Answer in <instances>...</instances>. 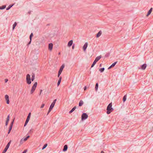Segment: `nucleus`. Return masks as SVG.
<instances>
[{"mask_svg":"<svg viewBox=\"0 0 153 153\" xmlns=\"http://www.w3.org/2000/svg\"><path fill=\"white\" fill-rule=\"evenodd\" d=\"M4 98L7 104H9L10 103V100L8 95L7 94L5 95L4 96Z\"/></svg>","mask_w":153,"mask_h":153,"instance_id":"1a4fd4ad","label":"nucleus"},{"mask_svg":"<svg viewBox=\"0 0 153 153\" xmlns=\"http://www.w3.org/2000/svg\"><path fill=\"white\" fill-rule=\"evenodd\" d=\"M96 62L95 61H94L93 62L91 66V68H92L93 67H94V66L95 65V64H96V62Z\"/></svg>","mask_w":153,"mask_h":153,"instance_id":"7c9ffc66","label":"nucleus"},{"mask_svg":"<svg viewBox=\"0 0 153 153\" xmlns=\"http://www.w3.org/2000/svg\"><path fill=\"white\" fill-rule=\"evenodd\" d=\"M53 44L52 43H51L49 44L48 45V49L50 51H52L53 48Z\"/></svg>","mask_w":153,"mask_h":153,"instance_id":"f8f14e48","label":"nucleus"},{"mask_svg":"<svg viewBox=\"0 0 153 153\" xmlns=\"http://www.w3.org/2000/svg\"><path fill=\"white\" fill-rule=\"evenodd\" d=\"M83 104V102L82 100H80L79 103V106H81Z\"/></svg>","mask_w":153,"mask_h":153,"instance_id":"aec40b11","label":"nucleus"},{"mask_svg":"<svg viewBox=\"0 0 153 153\" xmlns=\"http://www.w3.org/2000/svg\"><path fill=\"white\" fill-rule=\"evenodd\" d=\"M37 85V82H36L32 86L30 91L31 94H32L36 89Z\"/></svg>","mask_w":153,"mask_h":153,"instance_id":"f03ea898","label":"nucleus"},{"mask_svg":"<svg viewBox=\"0 0 153 153\" xmlns=\"http://www.w3.org/2000/svg\"><path fill=\"white\" fill-rule=\"evenodd\" d=\"M98 85L97 83H96L95 87V90L96 91H97L98 89Z\"/></svg>","mask_w":153,"mask_h":153,"instance_id":"cd10ccee","label":"nucleus"},{"mask_svg":"<svg viewBox=\"0 0 153 153\" xmlns=\"http://www.w3.org/2000/svg\"><path fill=\"white\" fill-rule=\"evenodd\" d=\"M88 44L87 42H85L83 47V49L85 51L88 47Z\"/></svg>","mask_w":153,"mask_h":153,"instance_id":"9b49d317","label":"nucleus"},{"mask_svg":"<svg viewBox=\"0 0 153 153\" xmlns=\"http://www.w3.org/2000/svg\"><path fill=\"white\" fill-rule=\"evenodd\" d=\"M126 99V95H125L123 98V101L124 102H125Z\"/></svg>","mask_w":153,"mask_h":153,"instance_id":"2f4dec72","label":"nucleus"},{"mask_svg":"<svg viewBox=\"0 0 153 153\" xmlns=\"http://www.w3.org/2000/svg\"><path fill=\"white\" fill-rule=\"evenodd\" d=\"M65 65L64 64L62 65L61 67L60 68V69L58 73V77H59L60 75L62 73V71L64 68Z\"/></svg>","mask_w":153,"mask_h":153,"instance_id":"39448f33","label":"nucleus"},{"mask_svg":"<svg viewBox=\"0 0 153 153\" xmlns=\"http://www.w3.org/2000/svg\"><path fill=\"white\" fill-rule=\"evenodd\" d=\"M11 140H10V141L8 143H9V144L10 145V143H11Z\"/></svg>","mask_w":153,"mask_h":153,"instance_id":"de8ad7c7","label":"nucleus"},{"mask_svg":"<svg viewBox=\"0 0 153 153\" xmlns=\"http://www.w3.org/2000/svg\"><path fill=\"white\" fill-rule=\"evenodd\" d=\"M10 146V145L9 144V143H7V145L6 147L7 148H8Z\"/></svg>","mask_w":153,"mask_h":153,"instance_id":"ea45409f","label":"nucleus"},{"mask_svg":"<svg viewBox=\"0 0 153 153\" xmlns=\"http://www.w3.org/2000/svg\"><path fill=\"white\" fill-rule=\"evenodd\" d=\"M13 122H14V120L13 121V122L11 123L10 124V126H11L12 127L13 126Z\"/></svg>","mask_w":153,"mask_h":153,"instance_id":"a19ab883","label":"nucleus"},{"mask_svg":"<svg viewBox=\"0 0 153 153\" xmlns=\"http://www.w3.org/2000/svg\"><path fill=\"white\" fill-rule=\"evenodd\" d=\"M8 81V80L7 79H4V81H5V82H7Z\"/></svg>","mask_w":153,"mask_h":153,"instance_id":"79ce46f5","label":"nucleus"},{"mask_svg":"<svg viewBox=\"0 0 153 153\" xmlns=\"http://www.w3.org/2000/svg\"><path fill=\"white\" fill-rule=\"evenodd\" d=\"M104 70H105V68H100V69H99V71L101 72H102L104 71Z\"/></svg>","mask_w":153,"mask_h":153,"instance_id":"c756f323","label":"nucleus"},{"mask_svg":"<svg viewBox=\"0 0 153 153\" xmlns=\"http://www.w3.org/2000/svg\"><path fill=\"white\" fill-rule=\"evenodd\" d=\"M14 5V4H13L12 5H10L7 8L6 10H8L10 9L13 5Z\"/></svg>","mask_w":153,"mask_h":153,"instance_id":"393cba45","label":"nucleus"},{"mask_svg":"<svg viewBox=\"0 0 153 153\" xmlns=\"http://www.w3.org/2000/svg\"><path fill=\"white\" fill-rule=\"evenodd\" d=\"M8 148H7L6 147H5V149H4V150L2 152V153H5L7 151V150L8 149Z\"/></svg>","mask_w":153,"mask_h":153,"instance_id":"bb28decb","label":"nucleus"},{"mask_svg":"<svg viewBox=\"0 0 153 153\" xmlns=\"http://www.w3.org/2000/svg\"><path fill=\"white\" fill-rule=\"evenodd\" d=\"M65 65L64 64L62 65L61 67L60 68V69L58 73V77H59L60 75L62 73V71L64 68Z\"/></svg>","mask_w":153,"mask_h":153,"instance_id":"423d86ee","label":"nucleus"},{"mask_svg":"<svg viewBox=\"0 0 153 153\" xmlns=\"http://www.w3.org/2000/svg\"><path fill=\"white\" fill-rule=\"evenodd\" d=\"M76 107H74L70 111L69 113H72L73 111H74L75 109L76 108Z\"/></svg>","mask_w":153,"mask_h":153,"instance_id":"b1692460","label":"nucleus"},{"mask_svg":"<svg viewBox=\"0 0 153 153\" xmlns=\"http://www.w3.org/2000/svg\"><path fill=\"white\" fill-rule=\"evenodd\" d=\"M55 105V104L53 103H52L51 104V105L49 108V110H48V114L52 110V109H53V108L54 106Z\"/></svg>","mask_w":153,"mask_h":153,"instance_id":"9d476101","label":"nucleus"},{"mask_svg":"<svg viewBox=\"0 0 153 153\" xmlns=\"http://www.w3.org/2000/svg\"><path fill=\"white\" fill-rule=\"evenodd\" d=\"M86 87H84V90H86Z\"/></svg>","mask_w":153,"mask_h":153,"instance_id":"09e8293b","label":"nucleus"},{"mask_svg":"<svg viewBox=\"0 0 153 153\" xmlns=\"http://www.w3.org/2000/svg\"><path fill=\"white\" fill-rule=\"evenodd\" d=\"M73 41L72 40L69 41L68 44V46L69 47H71L72 45Z\"/></svg>","mask_w":153,"mask_h":153,"instance_id":"4468645a","label":"nucleus"},{"mask_svg":"<svg viewBox=\"0 0 153 153\" xmlns=\"http://www.w3.org/2000/svg\"><path fill=\"white\" fill-rule=\"evenodd\" d=\"M146 67V64H143L141 66V69L144 70L145 69Z\"/></svg>","mask_w":153,"mask_h":153,"instance_id":"f3484780","label":"nucleus"},{"mask_svg":"<svg viewBox=\"0 0 153 153\" xmlns=\"http://www.w3.org/2000/svg\"><path fill=\"white\" fill-rule=\"evenodd\" d=\"M101 58V56H98L96 58V59L94 60L96 62H97Z\"/></svg>","mask_w":153,"mask_h":153,"instance_id":"2eb2a0df","label":"nucleus"},{"mask_svg":"<svg viewBox=\"0 0 153 153\" xmlns=\"http://www.w3.org/2000/svg\"><path fill=\"white\" fill-rule=\"evenodd\" d=\"M117 62H114V63H113L112 65H111V66L113 67H114L116 65V64L117 63Z\"/></svg>","mask_w":153,"mask_h":153,"instance_id":"c9c22d12","label":"nucleus"},{"mask_svg":"<svg viewBox=\"0 0 153 153\" xmlns=\"http://www.w3.org/2000/svg\"><path fill=\"white\" fill-rule=\"evenodd\" d=\"M112 103H110L108 106L107 108V114H110L112 111H113L114 109L112 107Z\"/></svg>","mask_w":153,"mask_h":153,"instance_id":"f257e3e1","label":"nucleus"},{"mask_svg":"<svg viewBox=\"0 0 153 153\" xmlns=\"http://www.w3.org/2000/svg\"><path fill=\"white\" fill-rule=\"evenodd\" d=\"M27 152V150H25L22 153H26Z\"/></svg>","mask_w":153,"mask_h":153,"instance_id":"37998d69","label":"nucleus"},{"mask_svg":"<svg viewBox=\"0 0 153 153\" xmlns=\"http://www.w3.org/2000/svg\"><path fill=\"white\" fill-rule=\"evenodd\" d=\"M12 127L11 126H10L9 128V131L8 132V134H9L12 129Z\"/></svg>","mask_w":153,"mask_h":153,"instance_id":"473e14b6","label":"nucleus"},{"mask_svg":"<svg viewBox=\"0 0 153 153\" xmlns=\"http://www.w3.org/2000/svg\"><path fill=\"white\" fill-rule=\"evenodd\" d=\"M30 116H31V113H30L29 114L28 116L27 117V118L26 119V121H25V124L24 125V126H26V125L28 123V122H29V121L30 120Z\"/></svg>","mask_w":153,"mask_h":153,"instance_id":"0eeeda50","label":"nucleus"},{"mask_svg":"<svg viewBox=\"0 0 153 153\" xmlns=\"http://www.w3.org/2000/svg\"><path fill=\"white\" fill-rule=\"evenodd\" d=\"M29 137H30V136H28L25 138H22V139L24 140V142H25V141H26Z\"/></svg>","mask_w":153,"mask_h":153,"instance_id":"5701e85b","label":"nucleus"},{"mask_svg":"<svg viewBox=\"0 0 153 153\" xmlns=\"http://www.w3.org/2000/svg\"><path fill=\"white\" fill-rule=\"evenodd\" d=\"M24 141L22 139H21V140L20 141V144H22L24 143Z\"/></svg>","mask_w":153,"mask_h":153,"instance_id":"f704fd0d","label":"nucleus"},{"mask_svg":"<svg viewBox=\"0 0 153 153\" xmlns=\"http://www.w3.org/2000/svg\"><path fill=\"white\" fill-rule=\"evenodd\" d=\"M101 65H102V64H100V67H101Z\"/></svg>","mask_w":153,"mask_h":153,"instance_id":"603ef678","label":"nucleus"},{"mask_svg":"<svg viewBox=\"0 0 153 153\" xmlns=\"http://www.w3.org/2000/svg\"><path fill=\"white\" fill-rule=\"evenodd\" d=\"M35 78V77L34 75H33L32 76L31 78V80L32 81H33Z\"/></svg>","mask_w":153,"mask_h":153,"instance_id":"e433bc0d","label":"nucleus"},{"mask_svg":"<svg viewBox=\"0 0 153 153\" xmlns=\"http://www.w3.org/2000/svg\"><path fill=\"white\" fill-rule=\"evenodd\" d=\"M101 153H104V152H103V151H102L101 152Z\"/></svg>","mask_w":153,"mask_h":153,"instance_id":"3c124183","label":"nucleus"},{"mask_svg":"<svg viewBox=\"0 0 153 153\" xmlns=\"http://www.w3.org/2000/svg\"><path fill=\"white\" fill-rule=\"evenodd\" d=\"M56 99L54 100L52 103L55 104V103H56Z\"/></svg>","mask_w":153,"mask_h":153,"instance_id":"58836bf2","label":"nucleus"},{"mask_svg":"<svg viewBox=\"0 0 153 153\" xmlns=\"http://www.w3.org/2000/svg\"><path fill=\"white\" fill-rule=\"evenodd\" d=\"M65 65L64 64L62 65L61 67L60 68V69L58 73V77H59L60 75L62 73V71L64 68Z\"/></svg>","mask_w":153,"mask_h":153,"instance_id":"20e7f679","label":"nucleus"},{"mask_svg":"<svg viewBox=\"0 0 153 153\" xmlns=\"http://www.w3.org/2000/svg\"><path fill=\"white\" fill-rule=\"evenodd\" d=\"M11 140H10V141L8 143H9V144L10 145V143H11Z\"/></svg>","mask_w":153,"mask_h":153,"instance_id":"49530a36","label":"nucleus"},{"mask_svg":"<svg viewBox=\"0 0 153 153\" xmlns=\"http://www.w3.org/2000/svg\"><path fill=\"white\" fill-rule=\"evenodd\" d=\"M67 149H68V147H67V145H65L64 146V149L63 150V151H64V152L66 151L67 150Z\"/></svg>","mask_w":153,"mask_h":153,"instance_id":"412c9836","label":"nucleus"},{"mask_svg":"<svg viewBox=\"0 0 153 153\" xmlns=\"http://www.w3.org/2000/svg\"><path fill=\"white\" fill-rule=\"evenodd\" d=\"M42 92V90H40V94H39V95H41Z\"/></svg>","mask_w":153,"mask_h":153,"instance_id":"c03bdc74","label":"nucleus"},{"mask_svg":"<svg viewBox=\"0 0 153 153\" xmlns=\"http://www.w3.org/2000/svg\"><path fill=\"white\" fill-rule=\"evenodd\" d=\"M9 119H10V115H8L7 116V119H6V123H5L6 126H7V125L8 124V122L9 120Z\"/></svg>","mask_w":153,"mask_h":153,"instance_id":"ddd939ff","label":"nucleus"},{"mask_svg":"<svg viewBox=\"0 0 153 153\" xmlns=\"http://www.w3.org/2000/svg\"><path fill=\"white\" fill-rule=\"evenodd\" d=\"M45 106V104L44 103L42 104L40 107L41 108H42L44 107V106Z\"/></svg>","mask_w":153,"mask_h":153,"instance_id":"4c0bfd02","label":"nucleus"},{"mask_svg":"<svg viewBox=\"0 0 153 153\" xmlns=\"http://www.w3.org/2000/svg\"><path fill=\"white\" fill-rule=\"evenodd\" d=\"M61 79H62V77H60L59 79L58 80V83H57V85L58 86L59 85V84L60 83V82H61Z\"/></svg>","mask_w":153,"mask_h":153,"instance_id":"4be33fe9","label":"nucleus"},{"mask_svg":"<svg viewBox=\"0 0 153 153\" xmlns=\"http://www.w3.org/2000/svg\"><path fill=\"white\" fill-rule=\"evenodd\" d=\"M152 8H151V9H150V10L148 11V12L147 14V15H146L147 16H148L151 14L152 12Z\"/></svg>","mask_w":153,"mask_h":153,"instance_id":"dca6fc26","label":"nucleus"},{"mask_svg":"<svg viewBox=\"0 0 153 153\" xmlns=\"http://www.w3.org/2000/svg\"><path fill=\"white\" fill-rule=\"evenodd\" d=\"M6 7V5H3L2 6L0 7V10H3Z\"/></svg>","mask_w":153,"mask_h":153,"instance_id":"c85d7f7f","label":"nucleus"},{"mask_svg":"<svg viewBox=\"0 0 153 153\" xmlns=\"http://www.w3.org/2000/svg\"><path fill=\"white\" fill-rule=\"evenodd\" d=\"M112 67L111 66H110L108 68V69H110V68H112Z\"/></svg>","mask_w":153,"mask_h":153,"instance_id":"a18cd8bd","label":"nucleus"},{"mask_svg":"<svg viewBox=\"0 0 153 153\" xmlns=\"http://www.w3.org/2000/svg\"><path fill=\"white\" fill-rule=\"evenodd\" d=\"M88 117V115L86 113H83L82 115L81 119L82 120H85Z\"/></svg>","mask_w":153,"mask_h":153,"instance_id":"6e6552de","label":"nucleus"},{"mask_svg":"<svg viewBox=\"0 0 153 153\" xmlns=\"http://www.w3.org/2000/svg\"><path fill=\"white\" fill-rule=\"evenodd\" d=\"M74 48V46H72V48L73 49Z\"/></svg>","mask_w":153,"mask_h":153,"instance_id":"8fccbe9b","label":"nucleus"},{"mask_svg":"<svg viewBox=\"0 0 153 153\" xmlns=\"http://www.w3.org/2000/svg\"><path fill=\"white\" fill-rule=\"evenodd\" d=\"M102 32L101 31H100L97 34L96 37L97 38L99 37L101 35Z\"/></svg>","mask_w":153,"mask_h":153,"instance_id":"6ab92c4d","label":"nucleus"},{"mask_svg":"<svg viewBox=\"0 0 153 153\" xmlns=\"http://www.w3.org/2000/svg\"><path fill=\"white\" fill-rule=\"evenodd\" d=\"M17 25L16 22H15L13 25V30Z\"/></svg>","mask_w":153,"mask_h":153,"instance_id":"a878e982","label":"nucleus"},{"mask_svg":"<svg viewBox=\"0 0 153 153\" xmlns=\"http://www.w3.org/2000/svg\"><path fill=\"white\" fill-rule=\"evenodd\" d=\"M47 146V144H45V145L43 147L42 149L43 150Z\"/></svg>","mask_w":153,"mask_h":153,"instance_id":"72a5a7b5","label":"nucleus"},{"mask_svg":"<svg viewBox=\"0 0 153 153\" xmlns=\"http://www.w3.org/2000/svg\"><path fill=\"white\" fill-rule=\"evenodd\" d=\"M26 81L27 83L28 84L31 83L30 77L29 74H27L26 76Z\"/></svg>","mask_w":153,"mask_h":153,"instance_id":"7ed1b4c3","label":"nucleus"},{"mask_svg":"<svg viewBox=\"0 0 153 153\" xmlns=\"http://www.w3.org/2000/svg\"><path fill=\"white\" fill-rule=\"evenodd\" d=\"M33 36V33H31V34H30V41L29 42V43L28 44H30L31 42V40H32V38Z\"/></svg>","mask_w":153,"mask_h":153,"instance_id":"a211bd4d","label":"nucleus"}]
</instances>
